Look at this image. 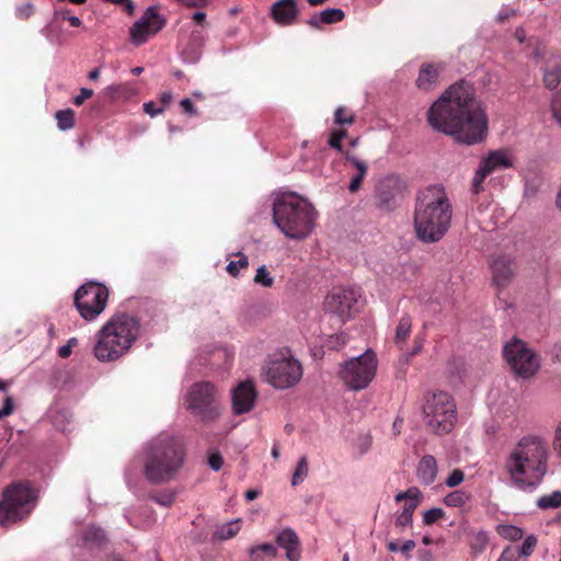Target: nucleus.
I'll return each instance as SVG.
<instances>
[{
    "label": "nucleus",
    "mask_w": 561,
    "mask_h": 561,
    "mask_svg": "<svg viewBox=\"0 0 561 561\" xmlns=\"http://www.w3.org/2000/svg\"><path fill=\"white\" fill-rule=\"evenodd\" d=\"M59 129L68 130L73 127L75 113L72 110L58 111L55 115Z\"/></svg>",
    "instance_id": "72a5a7b5"
},
{
    "label": "nucleus",
    "mask_w": 561,
    "mask_h": 561,
    "mask_svg": "<svg viewBox=\"0 0 561 561\" xmlns=\"http://www.w3.org/2000/svg\"><path fill=\"white\" fill-rule=\"evenodd\" d=\"M36 500L35 490L27 484L9 485L0 501V524L7 526L25 518L35 507Z\"/></svg>",
    "instance_id": "6e6552de"
},
{
    "label": "nucleus",
    "mask_w": 561,
    "mask_h": 561,
    "mask_svg": "<svg viewBox=\"0 0 561 561\" xmlns=\"http://www.w3.org/2000/svg\"><path fill=\"white\" fill-rule=\"evenodd\" d=\"M238 261H231L227 265V272L232 276H237L239 274L240 268H244L249 264L248 257L244 254L238 253Z\"/></svg>",
    "instance_id": "ea45409f"
},
{
    "label": "nucleus",
    "mask_w": 561,
    "mask_h": 561,
    "mask_svg": "<svg viewBox=\"0 0 561 561\" xmlns=\"http://www.w3.org/2000/svg\"><path fill=\"white\" fill-rule=\"evenodd\" d=\"M465 481V472L461 469H454L445 480V485L456 488Z\"/></svg>",
    "instance_id": "79ce46f5"
},
{
    "label": "nucleus",
    "mask_w": 561,
    "mask_h": 561,
    "mask_svg": "<svg viewBox=\"0 0 561 561\" xmlns=\"http://www.w3.org/2000/svg\"><path fill=\"white\" fill-rule=\"evenodd\" d=\"M377 358L374 352L366 351L340 366L339 378L351 390L359 391L369 386L376 376Z\"/></svg>",
    "instance_id": "1a4fd4ad"
},
{
    "label": "nucleus",
    "mask_w": 561,
    "mask_h": 561,
    "mask_svg": "<svg viewBox=\"0 0 561 561\" xmlns=\"http://www.w3.org/2000/svg\"><path fill=\"white\" fill-rule=\"evenodd\" d=\"M445 515L444 511L439 507H433L431 510H427L423 514V522L426 525H432L443 518Z\"/></svg>",
    "instance_id": "37998d69"
},
{
    "label": "nucleus",
    "mask_w": 561,
    "mask_h": 561,
    "mask_svg": "<svg viewBox=\"0 0 561 561\" xmlns=\"http://www.w3.org/2000/svg\"><path fill=\"white\" fill-rule=\"evenodd\" d=\"M156 502L159 503L162 506H169L174 501V494L173 493H162L154 497Z\"/></svg>",
    "instance_id": "603ef678"
},
{
    "label": "nucleus",
    "mask_w": 561,
    "mask_h": 561,
    "mask_svg": "<svg viewBox=\"0 0 561 561\" xmlns=\"http://www.w3.org/2000/svg\"><path fill=\"white\" fill-rule=\"evenodd\" d=\"M514 154L506 149L490 151L484 158L481 159L479 168L477 169L473 179L471 191L479 194L483 191L484 179L497 171L513 168L515 164Z\"/></svg>",
    "instance_id": "4468645a"
},
{
    "label": "nucleus",
    "mask_w": 561,
    "mask_h": 561,
    "mask_svg": "<svg viewBox=\"0 0 561 561\" xmlns=\"http://www.w3.org/2000/svg\"><path fill=\"white\" fill-rule=\"evenodd\" d=\"M263 373L266 381L276 389H288L297 385L302 377L300 362L290 354H282L270 358Z\"/></svg>",
    "instance_id": "9b49d317"
},
{
    "label": "nucleus",
    "mask_w": 561,
    "mask_h": 561,
    "mask_svg": "<svg viewBox=\"0 0 561 561\" xmlns=\"http://www.w3.org/2000/svg\"><path fill=\"white\" fill-rule=\"evenodd\" d=\"M161 101H162V103L168 105L172 101V92L171 91L163 92L161 94Z\"/></svg>",
    "instance_id": "338daca9"
},
{
    "label": "nucleus",
    "mask_w": 561,
    "mask_h": 561,
    "mask_svg": "<svg viewBox=\"0 0 561 561\" xmlns=\"http://www.w3.org/2000/svg\"><path fill=\"white\" fill-rule=\"evenodd\" d=\"M318 211L305 197L294 193H279L274 198L273 221L290 240H305L316 226Z\"/></svg>",
    "instance_id": "20e7f679"
},
{
    "label": "nucleus",
    "mask_w": 561,
    "mask_h": 561,
    "mask_svg": "<svg viewBox=\"0 0 561 561\" xmlns=\"http://www.w3.org/2000/svg\"><path fill=\"white\" fill-rule=\"evenodd\" d=\"M355 122V115L348 112L344 106H339L334 113V123L336 125H352Z\"/></svg>",
    "instance_id": "4c0bfd02"
},
{
    "label": "nucleus",
    "mask_w": 561,
    "mask_h": 561,
    "mask_svg": "<svg viewBox=\"0 0 561 561\" xmlns=\"http://www.w3.org/2000/svg\"><path fill=\"white\" fill-rule=\"evenodd\" d=\"M404 185L398 176H387L380 181L377 188V201L379 207L392 209L403 196Z\"/></svg>",
    "instance_id": "f3484780"
},
{
    "label": "nucleus",
    "mask_w": 561,
    "mask_h": 561,
    "mask_svg": "<svg viewBox=\"0 0 561 561\" xmlns=\"http://www.w3.org/2000/svg\"><path fill=\"white\" fill-rule=\"evenodd\" d=\"M144 111L151 117H154V116L163 113L164 107H157L153 102H147L144 104Z\"/></svg>",
    "instance_id": "3c124183"
},
{
    "label": "nucleus",
    "mask_w": 561,
    "mask_h": 561,
    "mask_svg": "<svg viewBox=\"0 0 561 561\" xmlns=\"http://www.w3.org/2000/svg\"><path fill=\"white\" fill-rule=\"evenodd\" d=\"M551 111L553 118L561 125V90L552 99Z\"/></svg>",
    "instance_id": "49530a36"
},
{
    "label": "nucleus",
    "mask_w": 561,
    "mask_h": 561,
    "mask_svg": "<svg viewBox=\"0 0 561 561\" xmlns=\"http://www.w3.org/2000/svg\"><path fill=\"white\" fill-rule=\"evenodd\" d=\"M299 10L296 0H278L271 8L274 21L279 25H290L298 16Z\"/></svg>",
    "instance_id": "aec40b11"
},
{
    "label": "nucleus",
    "mask_w": 561,
    "mask_h": 561,
    "mask_svg": "<svg viewBox=\"0 0 561 561\" xmlns=\"http://www.w3.org/2000/svg\"><path fill=\"white\" fill-rule=\"evenodd\" d=\"M427 121L433 129L466 145L482 141L488 133L485 111L466 82L449 87L430 107Z\"/></svg>",
    "instance_id": "f257e3e1"
},
{
    "label": "nucleus",
    "mask_w": 561,
    "mask_h": 561,
    "mask_svg": "<svg viewBox=\"0 0 561 561\" xmlns=\"http://www.w3.org/2000/svg\"><path fill=\"white\" fill-rule=\"evenodd\" d=\"M241 519L237 518L225 524L218 525L214 531L217 540H228L233 538L240 531Z\"/></svg>",
    "instance_id": "bb28decb"
},
{
    "label": "nucleus",
    "mask_w": 561,
    "mask_h": 561,
    "mask_svg": "<svg viewBox=\"0 0 561 561\" xmlns=\"http://www.w3.org/2000/svg\"><path fill=\"white\" fill-rule=\"evenodd\" d=\"M14 410L13 401L10 397H7L4 400V405L0 410V419L10 415Z\"/></svg>",
    "instance_id": "5fc2aeb1"
},
{
    "label": "nucleus",
    "mask_w": 561,
    "mask_h": 561,
    "mask_svg": "<svg viewBox=\"0 0 561 561\" xmlns=\"http://www.w3.org/2000/svg\"><path fill=\"white\" fill-rule=\"evenodd\" d=\"M139 322L126 313L112 316L95 335L93 355L101 363L125 356L139 336Z\"/></svg>",
    "instance_id": "39448f33"
},
{
    "label": "nucleus",
    "mask_w": 561,
    "mask_h": 561,
    "mask_svg": "<svg viewBox=\"0 0 561 561\" xmlns=\"http://www.w3.org/2000/svg\"><path fill=\"white\" fill-rule=\"evenodd\" d=\"M308 472H309L308 460H307L306 456H302L299 459V461L297 463V467H296V470H295V472L293 474L291 484L294 486H296V485L302 483L304 480L307 478Z\"/></svg>",
    "instance_id": "473e14b6"
},
{
    "label": "nucleus",
    "mask_w": 561,
    "mask_h": 561,
    "mask_svg": "<svg viewBox=\"0 0 561 561\" xmlns=\"http://www.w3.org/2000/svg\"><path fill=\"white\" fill-rule=\"evenodd\" d=\"M346 160L356 169V174L353 175L348 185L350 192L355 193L360 187L362 181L367 174V164L351 154L346 156Z\"/></svg>",
    "instance_id": "393cba45"
},
{
    "label": "nucleus",
    "mask_w": 561,
    "mask_h": 561,
    "mask_svg": "<svg viewBox=\"0 0 561 561\" xmlns=\"http://www.w3.org/2000/svg\"><path fill=\"white\" fill-rule=\"evenodd\" d=\"M553 448L557 455L561 458V421L560 424L556 428L554 438H553Z\"/></svg>",
    "instance_id": "864d4df0"
},
{
    "label": "nucleus",
    "mask_w": 561,
    "mask_h": 561,
    "mask_svg": "<svg viewBox=\"0 0 561 561\" xmlns=\"http://www.w3.org/2000/svg\"><path fill=\"white\" fill-rule=\"evenodd\" d=\"M276 547H280L286 551L288 561L300 560V540L297 533L293 528H285L276 536Z\"/></svg>",
    "instance_id": "412c9836"
},
{
    "label": "nucleus",
    "mask_w": 561,
    "mask_h": 561,
    "mask_svg": "<svg viewBox=\"0 0 561 561\" xmlns=\"http://www.w3.org/2000/svg\"><path fill=\"white\" fill-rule=\"evenodd\" d=\"M199 57H201V51H196L192 55H190L186 50L184 51V58L186 61L195 62L199 59Z\"/></svg>",
    "instance_id": "680f3d73"
},
{
    "label": "nucleus",
    "mask_w": 561,
    "mask_h": 561,
    "mask_svg": "<svg viewBox=\"0 0 561 561\" xmlns=\"http://www.w3.org/2000/svg\"><path fill=\"white\" fill-rule=\"evenodd\" d=\"M518 13L519 12L517 9L505 4V5H502V8L496 13L494 19L497 23H504L505 21H508V20L517 16Z\"/></svg>",
    "instance_id": "58836bf2"
},
{
    "label": "nucleus",
    "mask_w": 561,
    "mask_h": 561,
    "mask_svg": "<svg viewBox=\"0 0 561 561\" xmlns=\"http://www.w3.org/2000/svg\"><path fill=\"white\" fill-rule=\"evenodd\" d=\"M438 466L434 456H423L416 468V477L419 481L425 485H431L437 478Z\"/></svg>",
    "instance_id": "4be33fe9"
},
{
    "label": "nucleus",
    "mask_w": 561,
    "mask_h": 561,
    "mask_svg": "<svg viewBox=\"0 0 561 561\" xmlns=\"http://www.w3.org/2000/svg\"><path fill=\"white\" fill-rule=\"evenodd\" d=\"M453 207L445 187L430 185L416 195L414 228L419 240L425 243L439 241L448 231Z\"/></svg>",
    "instance_id": "7ed1b4c3"
},
{
    "label": "nucleus",
    "mask_w": 561,
    "mask_h": 561,
    "mask_svg": "<svg viewBox=\"0 0 561 561\" xmlns=\"http://www.w3.org/2000/svg\"><path fill=\"white\" fill-rule=\"evenodd\" d=\"M422 412L425 425L435 434L449 433L455 426L457 409L447 392L427 393L424 397Z\"/></svg>",
    "instance_id": "0eeeda50"
},
{
    "label": "nucleus",
    "mask_w": 561,
    "mask_h": 561,
    "mask_svg": "<svg viewBox=\"0 0 561 561\" xmlns=\"http://www.w3.org/2000/svg\"><path fill=\"white\" fill-rule=\"evenodd\" d=\"M545 85L553 90L561 82V56H551L546 64L543 71Z\"/></svg>",
    "instance_id": "5701e85b"
},
{
    "label": "nucleus",
    "mask_w": 561,
    "mask_h": 561,
    "mask_svg": "<svg viewBox=\"0 0 561 561\" xmlns=\"http://www.w3.org/2000/svg\"><path fill=\"white\" fill-rule=\"evenodd\" d=\"M224 463V459L220 454L215 453L211 454L208 458V465L214 471H218L221 469Z\"/></svg>",
    "instance_id": "09e8293b"
},
{
    "label": "nucleus",
    "mask_w": 561,
    "mask_h": 561,
    "mask_svg": "<svg viewBox=\"0 0 561 561\" xmlns=\"http://www.w3.org/2000/svg\"><path fill=\"white\" fill-rule=\"evenodd\" d=\"M77 344H78V340L76 337L69 339L66 345H62L61 347H59L58 355L61 358H67L71 354L72 347L76 346Z\"/></svg>",
    "instance_id": "de8ad7c7"
},
{
    "label": "nucleus",
    "mask_w": 561,
    "mask_h": 561,
    "mask_svg": "<svg viewBox=\"0 0 561 561\" xmlns=\"http://www.w3.org/2000/svg\"><path fill=\"white\" fill-rule=\"evenodd\" d=\"M256 400V391L251 380L240 382L232 390V409L236 414L251 411Z\"/></svg>",
    "instance_id": "a211bd4d"
},
{
    "label": "nucleus",
    "mask_w": 561,
    "mask_h": 561,
    "mask_svg": "<svg viewBox=\"0 0 561 561\" xmlns=\"http://www.w3.org/2000/svg\"><path fill=\"white\" fill-rule=\"evenodd\" d=\"M416 503H408L403 506L402 511L396 517V526L399 528L408 527L412 524L413 513L416 508Z\"/></svg>",
    "instance_id": "c756f323"
},
{
    "label": "nucleus",
    "mask_w": 561,
    "mask_h": 561,
    "mask_svg": "<svg viewBox=\"0 0 561 561\" xmlns=\"http://www.w3.org/2000/svg\"><path fill=\"white\" fill-rule=\"evenodd\" d=\"M496 531L502 538L513 542L518 541L524 537V530L515 525H499L496 527Z\"/></svg>",
    "instance_id": "c85d7f7f"
},
{
    "label": "nucleus",
    "mask_w": 561,
    "mask_h": 561,
    "mask_svg": "<svg viewBox=\"0 0 561 561\" xmlns=\"http://www.w3.org/2000/svg\"><path fill=\"white\" fill-rule=\"evenodd\" d=\"M118 91H119V88L117 85H110L104 89V94H105V96L113 98Z\"/></svg>",
    "instance_id": "e2e57ef3"
},
{
    "label": "nucleus",
    "mask_w": 561,
    "mask_h": 561,
    "mask_svg": "<svg viewBox=\"0 0 561 561\" xmlns=\"http://www.w3.org/2000/svg\"><path fill=\"white\" fill-rule=\"evenodd\" d=\"M537 506L541 510L558 508L561 506V492L553 491L551 494H546L537 500Z\"/></svg>",
    "instance_id": "7c9ffc66"
},
{
    "label": "nucleus",
    "mask_w": 561,
    "mask_h": 561,
    "mask_svg": "<svg viewBox=\"0 0 561 561\" xmlns=\"http://www.w3.org/2000/svg\"><path fill=\"white\" fill-rule=\"evenodd\" d=\"M344 18V12L341 9L329 8L320 12L319 20L322 23H335L342 21Z\"/></svg>",
    "instance_id": "c9c22d12"
},
{
    "label": "nucleus",
    "mask_w": 561,
    "mask_h": 561,
    "mask_svg": "<svg viewBox=\"0 0 561 561\" xmlns=\"http://www.w3.org/2000/svg\"><path fill=\"white\" fill-rule=\"evenodd\" d=\"M538 545V538L536 535L531 534L525 537L522 546L518 549V556L522 558H528L530 557L536 547Z\"/></svg>",
    "instance_id": "f704fd0d"
},
{
    "label": "nucleus",
    "mask_w": 561,
    "mask_h": 561,
    "mask_svg": "<svg viewBox=\"0 0 561 561\" xmlns=\"http://www.w3.org/2000/svg\"><path fill=\"white\" fill-rule=\"evenodd\" d=\"M473 540L474 541L472 543V549L476 552H482L485 546L488 545L489 536L485 531H479L478 534L474 535Z\"/></svg>",
    "instance_id": "a18cd8bd"
},
{
    "label": "nucleus",
    "mask_w": 561,
    "mask_h": 561,
    "mask_svg": "<svg viewBox=\"0 0 561 561\" xmlns=\"http://www.w3.org/2000/svg\"><path fill=\"white\" fill-rule=\"evenodd\" d=\"M67 20L69 21L70 25L73 27H79L82 24L81 20L76 15L68 16Z\"/></svg>",
    "instance_id": "69168bd1"
},
{
    "label": "nucleus",
    "mask_w": 561,
    "mask_h": 561,
    "mask_svg": "<svg viewBox=\"0 0 561 561\" xmlns=\"http://www.w3.org/2000/svg\"><path fill=\"white\" fill-rule=\"evenodd\" d=\"M185 405L187 410L203 422L215 420L219 415L215 385L208 381L194 383L187 391Z\"/></svg>",
    "instance_id": "f8f14e48"
},
{
    "label": "nucleus",
    "mask_w": 561,
    "mask_h": 561,
    "mask_svg": "<svg viewBox=\"0 0 561 561\" xmlns=\"http://www.w3.org/2000/svg\"><path fill=\"white\" fill-rule=\"evenodd\" d=\"M33 12V5L32 3H26L24 5H21L16 9V13L20 18L26 19L31 15Z\"/></svg>",
    "instance_id": "4d7b16f0"
},
{
    "label": "nucleus",
    "mask_w": 561,
    "mask_h": 561,
    "mask_svg": "<svg viewBox=\"0 0 561 561\" xmlns=\"http://www.w3.org/2000/svg\"><path fill=\"white\" fill-rule=\"evenodd\" d=\"M184 460L182 442L170 435L154 438L148 446L145 474L153 483H163L175 477Z\"/></svg>",
    "instance_id": "423d86ee"
},
{
    "label": "nucleus",
    "mask_w": 561,
    "mask_h": 561,
    "mask_svg": "<svg viewBox=\"0 0 561 561\" xmlns=\"http://www.w3.org/2000/svg\"><path fill=\"white\" fill-rule=\"evenodd\" d=\"M254 283L261 285L263 287L270 288L274 284V277L270 274L265 265H261L256 270V274L254 276Z\"/></svg>",
    "instance_id": "e433bc0d"
},
{
    "label": "nucleus",
    "mask_w": 561,
    "mask_h": 561,
    "mask_svg": "<svg viewBox=\"0 0 561 561\" xmlns=\"http://www.w3.org/2000/svg\"><path fill=\"white\" fill-rule=\"evenodd\" d=\"M412 328V320L409 316H404L400 319L399 324L396 329V343H403L410 335Z\"/></svg>",
    "instance_id": "2f4dec72"
},
{
    "label": "nucleus",
    "mask_w": 561,
    "mask_h": 561,
    "mask_svg": "<svg viewBox=\"0 0 561 561\" xmlns=\"http://www.w3.org/2000/svg\"><path fill=\"white\" fill-rule=\"evenodd\" d=\"M105 539V535L102 529L98 527H90L87 529L84 540L90 543H101Z\"/></svg>",
    "instance_id": "a19ab883"
},
{
    "label": "nucleus",
    "mask_w": 561,
    "mask_h": 561,
    "mask_svg": "<svg viewBox=\"0 0 561 561\" xmlns=\"http://www.w3.org/2000/svg\"><path fill=\"white\" fill-rule=\"evenodd\" d=\"M180 105L182 106L183 111L190 115H195L196 114V110L194 107V104L193 102L190 100V99H183L181 102H180Z\"/></svg>",
    "instance_id": "13d9d810"
},
{
    "label": "nucleus",
    "mask_w": 561,
    "mask_h": 561,
    "mask_svg": "<svg viewBox=\"0 0 561 561\" xmlns=\"http://www.w3.org/2000/svg\"><path fill=\"white\" fill-rule=\"evenodd\" d=\"M497 561H517V558L513 551V549L511 547H506L500 558L497 559Z\"/></svg>",
    "instance_id": "6e6d98bb"
},
{
    "label": "nucleus",
    "mask_w": 561,
    "mask_h": 561,
    "mask_svg": "<svg viewBox=\"0 0 561 561\" xmlns=\"http://www.w3.org/2000/svg\"><path fill=\"white\" fill-rule=\"evenodd\" d=\"M470 499L471 495L469 492H466L463 490H456L448 493L444 497V504L449 507H462L470 501Z\"/></svg>",
    "instance_id": "cd10ccee"
},
{
    "label": "nucleus",
    "mask_w": 561,
    "mask_h": 561,
    "mask_svg": "<svg viewBox=\"0 0 561 561\" xmlns=\"http://www.w3.org/2000/svg\"><path fill=\"white\" fill-rule=\"evenodd\" d=\"M503 357L510 369L523 379L535 376L541 366L538 354L526 342L517 337H513L504 344Z\"/></svg>",
    "instance_id": "9d476101"
},
{
    "label": "nucleus",
    "mask_w": 561,
    "mask_h": 561,
    "mask_svg": "<svg viewBox=\"0 0 561 561\" xmlns=\"http://www.w3.org/2000/svg\"><path fill=\"white\" fill-rule=\"evenodd\" d=\"M514 37L519 42L524 43L526 41V32L522 26L515 28Z\"/></svg>",
    "instance_id": "bf43d9fd"
},
{
    "label": "nucleus",
    "mask_w": 561,
    "mask_h": 561,
    "mask_svg": "<svg viewBox=\"0 0 561 561\" xmlns=\"http://www.w3.org/2000/svg\"><path fill=\"white\" fill-rule=\"evenodd\" d=\"M415 547L414 540H407L403 542V545L400 547V550L403 553H409L413 548Z\"/></svg>",
    "instance_id": "052dcab7"
},
{
    "label": "nucleus",
    "mask_w": 561,
    "mask_h": 561,
    "mask_svg": "<svg viewBox=\"0 0 561 561\" xmlns=\"http://www.w3.org/2000/svg\"><path fill=\"white\" fill-rule=\"evenodd\" d=\"M549 455V443L543 436L524 435L508 451L505 470L518 489H535L547 474Z\"/></svg>",
    "instance_id": "f03ea898"
},
{
    "label": "nucleus",
    "mask_w": 561,
    "mask_h": 561,
    "mask_svg": "<svg viewBox=\"0 0 561 561\" xmlns=\"http://www.w3.org/2000/svg\"><path fill=\"white\" fill-rule=\"evenodd\" d=\"M493 284L499 288L507 287L515 276V264L511 257L500 256L491 265Z\"/></svg>",
    "instance_id": "6ab92c4d"
},
{
    "label": "nucleus",
    "mask_w": 561,
    "mask_h": 561,
    "mask_svg": "<svg viewBox=\"0 0 561 561\" xmlns=\"http://www.w3.org/2000/svg\"><path fill=\"white\" fill-rule=\"evenodd\" d=\"M108 289L95 282L83 284L75 295V306L85 321L95 320L106 308Z\"/></svg>",
    "instance_id": "ddd939ff"
},
{
    "label": "nucleus",
    "mask_w": 561,
    "mask_h": 561,
    "mask_svg": "<svg viewBox=\"0 0 561 561\" xmlns=\"http://www.w3.org/2000/svg\"><path fill=\"white\" fill-rule=\"evenodd\" d=\"M347 136L345 130L339 129L331 133L329 146L337 151H342V140Z\"/></svg>",
    "instance_id": "c03bdc74"
},
{
    "label": "nucleus",
    "mask_w": 561,
    "mask_h": 561,
    "mask_svg": "<svg viewBox=\"0 0 561 561\" xmlns=\"http://www.w3.org/2000/svg\"><path fill=\"white\" fill-rule=\"evenodd\" d=\"M249 556L252 561H268L277 556V547L273 543H261L249 548Z\"/></svg>",
    "instance_id": "a878e982"
},
{
    "label": "nucleus",
    "mask_w": 561,
    "mask_h": 561,
    "mask_svg": "<svg viewBox=\"0 0 561 561\" xmlns=\"http://www.w3.org/2000/svg\"><path fill=\"white\" fill-rule=\"evenodd\" d=\"M206 18V14L202 11L195 12L193 14V20L197 23H202Z\"/></svg>",
    "instance_id": "774afa93"
},
{
    "label": "nucleus",
    "mask_w": 561,
    "mask_h": 561,
    "mask_svg": "<svg viewBox=\"0 0 561 561\" xmlns=\"http://www.w3.org/2000/svg\"><path fill=\"white\" fill-rule=\"evenodd\" d=\"M260 492L256 491V490H248L245 493H244V496L247 499V501H253L255 500L257 496H259Z\"/></svg>",
    "instance_id": "0e129e2a"
},
{
    "label": "nucleus",
    "mask_w": 561,
    "mask_h": 561,
    "mask_svg": "<svg viewBox=\"0 0 561 561\" xmlns=\"http://www.w3.org/2000/svg\"><path fill=\"white\" fill-rule=\"evenodd\" d=\"M93 95V90L88 88H82L80 93L75 98L73 102L76 105H81L85 100L90 99Z\"/></svg>",
    "instance_id": "8fccbe9b"
},
{
    "label": "nucleus",
    "mask_w": 561,
    "mask_h": 561,
    "mask_svg": "<svg viewBox=\"0 0 561 561\" xmlns=\"http://www.w3.org/2000/svg\"><path fill=\"white\" fill-rule=\"evenodd\" d=\"M324 308L328 312L335 314L342 321H345L351 318L353 313L359 311V295L354 289H335L327 296Z\"/></svg>",
    "instance_id": "dca6fc26"
},
{
    "label": "nucleus",
    "mask_w": 561,
    "mask_h": 561,
    "mask_svg": "<svg viewBox=\"0 0 561 561\" xmlns=\"http://www.w3.org/2000/svg\"><path fill=\"white\" fill-rule=\"evenodd\" d=\"M164 25L165 19L154 7H149L129 28V39L134 45L140 46L158 34Z\"/></svg>",
    "instance_id": "2eb2a0df"
},
{
    "label": "nucleus",
    "mask_w": 561,
    "mask_h": 561,
    "mask_svg": "<svg viewBox=\"0 0 561 561\" xmlns=\"http://www.w3.org/2000/svg\"><path fill=\"white\" fill-rule=\"evenodd\" d=\"M439 82V70L434 65H425L420 69L416 80L417 88L424 91L431 90Z\"/></svg>",
    "instance_id": "b1692460"
}]
</instances>
